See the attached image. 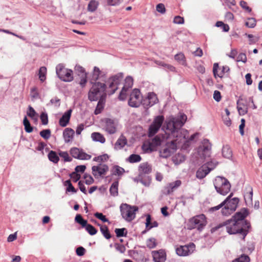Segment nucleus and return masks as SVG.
Masks as SVG:
<instances>
[{
	"mask_svg": "<svg viewBox=\"0 0 262 262\" xmlns=\"http://www.w3.org/2000/svg\"><path fill=\"white\" fill-rule=\"evenodd\" d=\"M249 214L248 209L243 208L239 211L236 212L231 219L213 227L211 231L213 233L221 228L226 227V231L229 234H238L242 236L243 239H245L251 228L250 222L245 219Z\"/></svg>",
	"mask_w": 262,
	"mask_h": 262,
	"instance_id": "1",
	"label": "nucleus"
},
{
	"mask_svg": "<svg viewBox=\"0 0 262 262\" xmlns=\"http://www.w3.org/2000/svg\"><path fill=\"white\" fill-rule=\"evenodd\" d=\"M187 117L183 113H179L177 116L170 115L167 117L162 126L168 139H172L171 144L176 147L177 142L179 143L182 139L185 138L184 133L186 132L182 128Z\"/></svg>",
	"mask_w": 262,
	"mask_h": 262,
	"instance_id": "2",
	"label": "nucleus"
},
{
	"mask_svg": "<svg viewBox=\"0 0 262 262\" xmlns=\"http://www.w3.org/2000/svg\"><path fill=\"white\" fill-rule=\"evenodd\" d=\"M106 85L104 83L95 82L88 93V99L90 101H99L100 96L106 94Z\"/></svg>",
	"mask_w": 262,
	"mask_h": 262,
	"instance_id": "3",
	"label": "nucleus"
},
{
	"mask_svg": "<svg viewBox=\"0 0 262 262\" xmlns=\"http://www.w3.org/2000/svg\"><path fill=\"white\" fill-rule=\"evenodd\" d=\"M216 192L223 195H226L230 190L231 184L225 177L217 176L213 182Z\"/></svg>",
	"mask_w": 262,
	"mask_h": 262,
	"instance_id": "4",
	"label": "nucleus"
},
{
	"mask_svg": "<svg viewBox=\"0 0 262 262\" xmlns=\"http://www.w3.org/2000/svg\"><path fill=\"white\" fill-rule=\"evenodd\" d=\"M56 74L57 77L64 82H71L73 80V71L67 69L62 63H59L56 67Z\"/></svg>",
	"mask_w": 262,
	"mask_h": 262,
	"instance_id": "5",
	"label": "nucleus"
},
{
	"mask_svg": "<svg viewBox=\"0 0 262 262\" xmlns=\"http://www.w3.org/2000/svg\"><path fill=\"white\" fill-rule=\"evenodd\" d=\"M138 210L136 206H132L127 204H122L120 206L121 215L126 221L130 222L135 217V212Z\"/></svg>",
	"mask_w": 262,
	"mask_h": 262,
	"instance_id": "6",
	"label": "nucleus"
},
{
	"mask_svg": "<svg viewBox=\"0 0 262 262\" xmlns=\"http://www.w3.org/2000/svg\"><path fill=\"white\" fill-rule=\"evenodd\" d=\"M239 202V199L237 197L233 198L231 200L226 202L221 210L222 215L228 216L232 214L237 209Z\"/></svg>",
	"mask_w": 262,
	"mask_h": 262,
	"instance_id": "7",
	"label": "nucleus"
},
{
	"mask_svg": "<svg viewBox=\"0 0 262 262\" xmlns=\"http://www.w3.org/2000/svg\"><path fill=\"white\" fill-rule=\"evenodd\" d=\"M211 144L207 139H204L197 148L198 155L201 159H205L209 157L211 154Z\"/></svg>",
	"mask_w": 262,
	"mask_h": 262,
	"instance_id": "8",
	"label": "nucleus"
},
{
	"mask_svg": "<svg viewBox=\"0 0 262 262\" xmlns=\"http://www.w3.org/2000/svg\"><path fill=\"white\" fill-rule=\"evenodd\" d=\"M189 223L191 228H196L198 230L201 231L206 225L207 221L205 215L202 214L191 219Z\"/></svg>",
	"mask_w": 262,
	"mask_h": 262,
	"instance_id": "9",
	"label": "nucleus"
},
{
	"mask_svg": "<svg viewBox=\"0 0 262 262\" xmlns=\"http://www.w3.org/2000/svg\"><path fill=\"white\" fill-rule=\"evenodd\" d=\"M164 121V117L163 115L156 116L148 129V136H154L159 130Z\"/></svg>",
	"mask_w": 262,
	"mask_h": 262,
	"instance_id": "10",
	"label": "nucleus"
},
{
	"mask_svg": "<svg viewBox=\"0 0 262 262\" xmlns=\"http://www.w3.org/2000/svg\"><path fill=\"white\" fill-rule=\"evenodd\" d=\"M123 78V73L122 72L118 73L111 77L108 80L109 82L108 87L111 89V91L109 93L112 95L115 93L118 89V85L120 84Z\"/></svg>",
	"mask_w": 262,
	"mask_h": 262,
	"instance_id": "11",
	"label": "nucleus"
},
{
	"mask_svg": "<svg viewBox=\"0 0 262 262\" xmlns=\"http://www.w3.org/2000/svg\"><path fill=\"white\" fill-rule=\"evenodd\" d=\"M142 101L140 90L135 89L130 95V98L128 101V105L132 107H138L142 104Z\"/></svg>",
	"mask_w": 262,
	"mask_h": 262,
	"instance_id": "12",
	"label": "nucleus"
},
{
	"mask_svg": "<svg viewBox=\"0 0 262 262\" xmlns=\"http://www.w3.org/2000/svg\"><path fill=\"white\" fill-rule=\"evenodd\" d=\"M195 249V245L189 243L188 245L180 246L176 249V253L180 256H186L191 254Z\"/></svg>",
	"mask_w": 262,
	"mask_h": 262,
	"instance_id": "13",
	"label": "nucleus"
},
{
	"mask_svg": "<svg viewBox=\"0 0 262 262\" xmlns=\"http://www.w3.org/2000/svg\"><path fill=\"white\" fill-rule=\"evenodd\" d=\"M158 101L157 95L154 92H149L146 97L142 99V104L145 108H148L157 103Z\"/></svg>",
	"mask_w": 262,
	"mask_h": 262,
	"instance_id": "14",
	"label": "nucleus"
},
{
	"mask_svg": "<svg viewBox=\"0 0 262 262\" xmlns=\"http://www.w3.org/2000/svg\"><path fill=\"white\" fill-rule=\"evenodd\" d=\"M71 155L75 159L85 160H90L91 156L84 152L82 149L77 147H72L70 150Z\"/></svg>",
	"mask_w": 262,
	"mask_h": 262,
	"instance_id": "15",
	"label": "nucleus"
},
{
	"mask_svg": "<svg viewBox=\"0 0 262 262\" xmlns=\"http://www.w3.org/2000/svg\"><path fill=\"white\" fill-rule=\"evenodd\" d=\"M93 174L96 177L97 173H98L99 176L105 174L108 171V166L105 164L100 163L97 166H93L92 167Z\"/></svg>",
	"mask_w": 262,
	"mask_h": 262,
	"instance_id": "16",
	"label": "nucleus"
},
{
	"mask_svg": "<svg viewBox=\"0 0 262 262\" xmlns=\"http://www.w3.org/2000/svg\"><path fill=\"white\" fill-rule=\"evenodd\" d=\"M151 254L154 262H165L166 259V253L163 249L152 251Z\"/></svg>",
	"mask_w": 262,
	"mask_h": 262,
	"instance_id": "17",
	"label": "nucleus"
},
{
	"mask_svg": "<svg viewBox=\"0 0 262 262\" xmlns=\"http://www.w3.org/2000/svg\"><path fill=\"white\" fill-rule=\"evenodd\" d=\"M148 174L139 173L138 176L134 179V181L141 183L145 186H149L151 183V177Z\"/></svg>",
	"mask_w": 262,
	"mask_h": 262,
	"instance_id": "18",
	"label": "nucleus"
},
{
	"mask_svg": "<svg viewBox=\"0 0 262 262\" xmlns=\"http://www.w3.org/2000/svg\"><path fill=\"white\" fill-rule=\"evenodd\" d=\"M72 111L70 109L64 113L59 120V124L61 127H66L69 123Z\"/></svg>",
	"mask_w": 262,
	"mask_h": 262,
	"instance_id": "19",
	"label": "nucleus"
},
{
	"mask_svg": "<svg viewBox=\"0 0 262 262\" xmlns=\"http://www.w3.org/2000/svg\"><path fill=\"white\" fill-rule=\"evenodd\" d=\"M106 98V94H103L100 96V98L98 101L97 105L94 111V114L95 115H98L100 114L104 109Z\"/></svg>",
	"mask_w": 262,
	"mask_h": 262,
	"instance_id": "20",
	"label": "nucleus"
},
{
	"mask_svg": "<svg viewBox=\"0 0 262 262\" xmlns=\"http://www.w3.org/2000/svg\"><path fill=\"white\" fill-rule=\"evenodd\" d=\"M211 170H212V168H209L206 165L203 164L197 170L196 177L199 179H203Z\"/></svg>",
	"mask_w": 262,
	"mask_h": 262,
	"instance_id": "21",
	"label": "nucleus"
},
{
	"mask_svg": "<svg viewBox=\"0 0 262 262\" xmlns=\"http://www.w3.org/2000/svg\"><path fill=\"white\" fill-rule=\"evenodd\" d=\"M105 130L109 134H114L116 132V127L114 120L110 118H106L105 120Z\"/></svg>",
	"mask_w": 262,
	"mask_h": 262,
	"instance_id": "22",
	"label": "nucleus"
},
{
	"mask_svg": "<svg viewBox=\"0 0 262 262\" xmlns=\"http://www.w3.org/2000/svg\"><path fill=\"white\" fill-rule=\"evenodd\" d=\"M75 132L71 128H66L63 132V138L65 143L71 142L74 136Z\"/></svg>",
	"mask_w": 262,
	"mask_h": 262,
	"instance_id": "23",
	"label": "nucleus"
},
{
	"mask_svg": "<svg viewBox=\"0 0 262 262\" xmlns=\"http://www.w3.org/2000/svg\"><path fill=\"white\" fill-rule=\"evenodd\" d=\"M182 184L181 181L178 180L173 182L170 183L166 187L167 193L170 194L174 190L179 187Z\"/></svg>",
	"mask_w": 262,
	"mask_h": 262,
	"instance_id": "24",
	"label": "nucleus"
},
{
	"mask_svg": "<svg viewBox=\"0 0 262 262\" xmlns=\"http://www.w3.org/2000/svg\"><path fill=\"white\" fill-rule=\"evenodd\" d=\"M151 170V166L147 163H141L139 166V173L149 174Z\"/></svg>",
	"mask_w": 262,
	"mask_h": 262,
	"instance_id": "25",
	"label": "nucleus"
},
{
	"mask_svg": "<svg viewBox=\"0 0 262 262\" xmlns=\"http://www.w3.org/2000/svg\"><path fill=\"white\" fill-rule=\"evenodd\" d=\"M127 143L126 138L123 135L121 136L115 144L114 148L116 150L122 148Z\"/></svg>",
	"mask_w": 262,
	"mask_h": 262,
	"instance_id": "26",
	"label": "nucleus"
},
{
	"mask_svg": "<svg viewBox=\"0 0 262 262\" xmlns=\"http://www.w3.org/2000/svg\"><path fill=\"white\" fill-rule=\"evenodd\" d=\"M174 58L179 64L185 67L187 66L186 59L183 53L180 52L177 53L174 55Z\"/></svg>",
	"mask_w": 262,
	"mask_h": 262,
	"instance_id": "27",
	"label": "nucleus"
},
{
	"mask_svg": "<svg viewBox=\"0 0 262 262\" xmlns=\"http://www.w3.org/2000/svg\"><path fill=\"white\" fill-rule=\"evenodd\" d=\"M100 74V70L97 67H94L92 75V78L90 79V82L93 84L94 83L97 82L96 81L99 79Z\"/></svg>",
	"mask_w": 262,
	"mask_h": 262,
	"instance_id": "28",
	"label": "nucleus"
},
{
	"mask_svg": "<svg viewBox=\"0 0 262 262\" xmlns=\"http://www.w3.org/2000/svg\"><path fill=\"white\" fill-rule=\"evenodd\" d=\"M91 138L94 141L99 142L101 143H104L105 139L104 136L100 133L98 132H94L91 134Z\"/></svg>",
	"mask_w": 262,
	"mask_h": 262,
	"instance_id": "29",
	"label": "nucleus"
},
{
	"mask_svg": "<svg viewBox=\"0 0 262 262\" xmlns=\"http://www.w3.org/2000/svg\"><path fill=\"white\" fill-rule=\"evenodd\" d=\"M118 181L114 182L110 188V194L113 196H117L118 195Z\"/></svg>",
	"mask_w": 262,
	"mask_h": 262,
	"instance_id": "30",
	"label": "nucleus"
},
{
	"mask_svg": "<svg viewBox=\"0 0 262 262\" xmlns=\"http://www.w3.org/2000/svg\"><path fill=\"white\" fill-rule=\"evenodd\" d=\"M56 151L51 150L48 155V157L49 160L54 163H57L59 160V158Z\"/></svg>",
	"mask_w": 262,
	"mask_h": 262,
	"instance_id": "31",
	"label": "nucleus"
},
{
	"mask_svg": "<svg viewBox=\"0 0 262 262\" xmlns=\"http://www.w3.org/2000/svg\"><path fill=\"white\" fill-rule=\"evenodd\" d=\"M99 6V2L95 0H91L88 6V11L94 12L96 10Z\"/></svg>",
	"mask_w": 262,
	"mask_h": 262,
	"instance_id": "32",
	"label": "nucleus"
},
{
	"mask_svg": "<svg viewBox=\"0 0 262 262\" xmlns=\"http://www.w3.org/2000/svg\"><path fill=\"white\" fill-rule=\"evenodd\" d=\"M157 64L164 68V69L167 72L170 71L172 72H176V68L169 64L166 63L163 61H159Z\"/></svg>",
	"mask_w": 262,
	"mask_h": 262,
	"instance_id": "33",
	"label": "nucleus"
},
{
	"mask_svg": "<svg viewBox=\"0 0 262 262\" xmlns=\"http://www.w3.org/2000/svg\"><path fill=\"white\" fill-rule=\"evenodd\" d=\"M222 155L224 158H230L232 157V152L229 145H226L223 147Z\"/></svg>",
	"mask_w": 262,
	"mask_h": 262,
	"instance_id": "34",
	"label": "nucleus"
},
{
	"mask_svg": "<svg viewBox=\"0 0 262 262\" xmlns=\"http://www.w3.org/2000/svg\"><path fill=\"white\" fill-rule=\"evenodd\" d=\"M111 171L112 176H121L125 172V170L123 168L119 166L115 165L114 166H113Z\"/></svg>",
	"mask_w": 262,
	"mask_h": 262,
	"instance_id": "35",
	"label": "nucleus"
},
{
	"mask_svg": "<svg viewBox=\"0 0 262 262\" xmlns=\"http://www.w3.org/2000/svg\"><path fill=\"white\" fill-rule=\"evenodd\" d=\"M253 190L251 188V190L244 196V199L247 206H250L252 205Z\"/></svg>",
	"mask_w": 262,
	"mask_h": 262,
	"instance_id": "36",
	"label": "nucleus"
},
{
	"mask_svg": "<svg viewBox=\"0 0 262 262\" xmlns=\"http://www.w3.org/2000/svg\"><path fill=\"white\" fill-rule=\"evenodd\" d=\"M100 229L101 233L106 239H108L111 238L112 235L106 225L101 226Z\"/></svg>",
	"mask_w": 262,
	"mask_h": 262,
	"instance_id": "37",
	"label": "nucleus"
},
{
	"mask_svg": "<svg viewBox=\"0 0 262 262\" xmlns=\"http://www.w3.org/2000/svg\"><path fill=\"white\" fill-rule=\"evenodd\" d=\"M47 68L45 67H41L39 68L38 76L41 82H44L46 79Z\"/></svg>",
	"mask_w": 262,
	"mask_h": 262,
	"instance_id": "38",
	"label": "nucleus"
},
{
	"mask_svg": "<svg viewBox=\"0 0 262 262\" xmlns=\"http://www.w3.org/2000/svg\"><path fill=\"white\" fill-rule=\"evenodd\" d=\"M30 96L32 100L40 98V95L36 86H34L31 89Z\"/></svg>",
	"mask_w": 262,
	"mask_h": 262,
	"instance_id": "39",
	"label": "nucleus"
},
{
	"mask_svg": "<svg viewBox=\"0 0 262 262\" xmlns=\"http://www.w3.org/2000/svg\"><path fill=\"white\" fill-rule=\"evenodd\" d=\"M115 232L118 237H126L127 234V230L125 228H116Z\"/></svg>",
	"mask_w": 262,
	"mask_h": 262,
	"instance_id": "40",
	"label": "nucleus"
},
{
	"mask_svg": "<svg viewBox=\"0 0 262 262\" xmlns=\"http://www.w3.org/2000/svg\"><path fill=\"white\" fill-rule=\"evenodd\" d=\"M75 221L80 224L82 228L85 227L88 223V221L84 220L80 214H78L76 215L75 217Z\"/></svg>",
	"mask_w": 262,
	"mask_h": 262,
	"instance_id": "41",
	"label": "nucleus"
},
{
	"mask_svg": "<svg viewBox=\"0 0 262 262\" xmlns=\"http://www.w3.org/2000/svg\"><path fill=\"white\" fill-rule=\"evenodd\" d=\"M141 156L137 154H132L127 159V161L130 163H137L141 160Z\"/></svg>",
	"mask_w": 262,
	"mask_h": 262,
	"instance_id": "42",
	"label": "nucleus"
},
{
	"mask_svg": "<svg viewBox=\"0 0 262 262\" xmlns=\"http://www.w3.org/2000/svg\"><path fill=\"white\" fill-rule=\"evenodd\" d=\"M83 228H85V230L91 235H95L97 232V230L91 224H87L86 226Z\"/></svg>",
	"mask_w": 262,
	"mask_h": 262,
	"instance_id": "43",
	"label": "nucleus"
},
{
	"mask_svg": "<svg viewBox=\"0 0 262 262\" xmlns=\"http://www.w3.org/2000/svg\"><path fill=\"white\" fill-rule=\"evenodd\" d=\"M185 160V157L182 154H178L172 158V160L175 164H179L183 162Z\"/></svg>",
	"mask_w": 262,
	"mask_h": 262,
	"instance_id": "44",
	"label": "nucleus"
},
{
	"mask_svg": "<svg viewBox=\"0 0 262 262\" xmlns=\"http://www.w3.org/2000/svg\"><path fill=\"white\" fill-rule=\"evenodd\" d=\"M157 245L156 239L154 237H150L148 238L146 241V246L149 249H154Z\"/></svg>",
	"mask_w": 262,
	"mask_h": 262,
	"instance_id": "45",
	"label": "nucleus"
},
{
	"mask_svg": "<svg viewBox=\"0 0 262 262\" xmlns=\"http://www.w3.org/2000/svg\"><path fill=\"white\" fill-rule=\"evenodd\" d=\"M249 256L245 254H242L239 257L235 258L232 262H250Z\"/></svg>",
	"mask_w": 262,
	"mask_h": 262,
	"instance_id": "46",
	"label": "nucleus"
},
{
	"mask_svg": "<svg viewBox=\"0 0 262 262\" xmlns=\"http://www.w3.org/2000/svg\"><path fill=\"white\" fill-rule=\"evenodd\" d=\"M133 85V79L130 76H128L125 79V82L123 87H126V89L128 90L129 88H131Z\"/></svg>",
	"mask_w": 262,
	"mask_h": 262,
	"instance_id": "47",
	"label": "nucleus"
},
{
	"mask_svg": "<svg viewBox=\"0 0 262 262\" xmlns=\"http://www.w3.org/2000/svg\"><path fill=\"white\" fill-rule=\"evenodd\" d=\"M58 155L64 159V162H71L72 161V158L69 156L67 151L60 150Z\"/></svg>",
	"mask_w": 262,
	"mask_h": 262,
	"instance_id": "48",
	"label": "nucleus"
},
{
	"mask_svg": "<svg viewBox=\"0 0 262 262\" xmlns=\"http://www.w3.org/2000/svg\"><path fill=\"white\" fill-rule=\"evenodd\" d=\"M51 130L50 129H43L40 132V136L45 140L49 139L51 135Z\"/></svg>",
	"mask_w": 262,
	"mask_h": 262,
	"instance_id": "49",
	"label": "nucleus"
},
{
	"mask_svg": "<svg viewBox=\"0 0 262 262\" xmlns=\"http://www.w3.org/2000/svg\"><path fill=\"white\" fill-rule=\"evenodd\" d=\"M171 152V149L168 147H165L160 151L161 156L165 158L170 156Z\"/></svg>",
	"mask_w": 262,
	"mask_h": 262,
	"instance_id": "50",
	"label": "nucleus"
},
{
	"mask_svg": "<svg viewBox=\"0 0 262 262\" xmlns=\"http://www.w3.org/2000/svg\"><path fill=\"white\" fill-rule=\"evenodd\" d=\"M108 159V155L106 154H104L102 155L94 157L93 159V161L96 162H102L107 161Z\"/></svg>",
	"mask_w": 262,
	"mask_h": 262,
	"instance_id": "51",
	"label": "nucleus"
},
{
	"mask_svg": "<svg viewBox=\"0 0 262 262\" xmlns=\"http://www.w3.org/2000/svg\"><path fill=\"white\" fill-rule=\"evenodd\" d=\"M236 104H237V109L238 113L240 115H244L248 112L247 108L245 109V108H243L242 107L239 106L240 105H244L243 104L239 102V99H238L237 101Z\"/></svg>",
	"mask_w": 262,
	"mask_h": 262,
	"instance_id": "52",
	"label": "nucleus"
},
{
	"mask_svg": "<svg viewBox=\"0 0 262 262\" xmlns=\"http://www.w3.org/2000/svg\"><path fill=\"white\" fill-rule=\"evenodd\" d=\"M256 19L253 17L248 18L245 25L249 28H253L256 26Z\"/></svg>",
	"mask_w": 262,
	"mask_h": 262,
	"instance_id": "53",
	"label": "nucleus"
},
{
	"mask_svg": "<svg viewBox=\"0 0 262 262\" xmlns=\"http://www.w3.org/2000/svg\"><path fill=\"white\" fill-rule=\"evenodd\" d=\"M94 216L98 219L99 220H101L103 223L108 222L110 223L109 220L108 219H107L105 216V215H103L102 213L101 212H96L94 214Z\"/></svg>",
	"mask_w": 262,
	"mask_h": 262,
	"instance_id": "54",
	"label": "nucleus"
},
{
	"mask_svg": "<svg viewBox=\"0 0 262 262\" xmlns=\"http://www.w3.org/2000/svg\"><path fill=\"white\" fill-rule=\"evenodd\" d=\"M146 222H145V229L144 230L146 232L149 231L151 228H150V225L151 224V215L149 214L146 215Z\"/></svg>",
	"mask_w": 262,
	"mask_h": 262,
	"instance_id": "55",
	"label": "nucleus"
},
{
	"mask_svg": "<svg viewBox=\"0 0 262 262\" xmlns=\"http://www.w3.org/2000/svg\"><path fill=\"white\" fill-rule=\"evenodd\" d=\"M146 222H145V229L144 230L146 232L149 231L151 228H150V225L151 224V215L149 214L146 215Z\"/></svg>",
	"mask_w": 262,
	"mask_h": 262,
	"instance_id": "56",
	"label": "nucleus"
},
{
	"mask_svg": "<svg viewBox=\"0 0 262 262\" xmlns=\"http://www.w3.org/2000/svg\"><path fill=\"white\" fill-rule=\"evenodd\" d=\"M218 69H219V64H218V63H214L213 64V75H214L215 78H217V77H220V78H222L223 77V75H221V74H218V73H217Z\"/></svg>",
	"mask_w": 262,
	"mask_h": 262,
	"instance_id": "57",
	"label": "nucleus"
},
{
	"mask_svg": "<svg viewBox=\"0 0 262 262\" xmlns=\"http://www.w3.org/2000/svg\"><path fill=\"white\" fill-rule=\"evenodd\" d=\"M70 177L72 179L74 182H77L81 178L80 174L75 172H72L69 174Z\"/></svg>",
	"mask_w": 262,
	"mask_h": 262,
	"instance_id": "58",
	"label": "nucleus"
},
{
	"mask_svg": "<svg viewBox=\"0 0 262 262\" xmlns=\"http://www.w3.org/2000/svg\"><path fill=\"white\" fill-rule=\"evenodd\" d=\"M40 118L43 125H47L48 123V116L46 113H42Z\"/></svg>",
	"mask_w": 262,
	"mask_h": 262,
	"instance_id": "59",
	"label": "nucleus"
},
{
	"mask_svg": "<svg viewBox=\"0 0 262 262\" xmlns=\"http://www.w3.org/2000/svg\"><path fill=\"white\" fill-rule=\"evenodd\" d=\"M128 90L126 89V87H123L120 93L118 98L120 100H124L126 98V92Z\"/></svg>",
	"mask_w": 262,
	"mask_h": 262,
	"instance_id": "60",
	"label": "nucleus"
},
{
	"mask_svg": "<svg viewBox=\"0 0 262 262\" xmlns=\"http://www.w3.org/2000/svg\"><path fill=\"white\" fill-rule=\"evenodd\" d=\"M114 246H115L116 249L118 251L120 252L121 253H123L125 252V251L126 250V248L123 245L120 244L118 243H115Z\"/></svg>",
	"mask_w": 262,
	"mask_h": 262,
	"instance_id": "61",
	"label": "nucleus"
},
{
	"mask_svg": "<svg viewBox=\"0 0 262 262\" xmlns=\"http://www.w3.org/2000/svg\"><path fill=\"white\" fill-rule=\"evenodd\" d=\"M173 22V23L176 24H179V25L183 24L184 23V19L183 17L180 16L179 15L176 16L174 17Z\"/></svg>",
	"mask_w": 262,
	"mask_h": 262,
	"instance_id": "62",
	"label": "nucleus"
},
{
	"mask_svg": "<svg viewBox=\"0 0 262 262\" xmlns=\"http://www.w3.org/2000/svg\"><path fill=\"white\" fill-rule=\"evenodd\" d=\"M50 104H54L55 106L58 107L60 105V99L55 97L50 100Z\"/></svg>",
	"mask_w": 262,
	"mask_h": 262,
	"instance_id": "63",
	"label": "nucleus"
},
{
	"mask_svg": "<svg viewBox=\"0 0 262 262\" xmlns=\"http://www.w3.org/2000/svg\"><path fill=\"white\" fill-rule=\"evenodd\" d=\"M156 10L158 12H160L161 14H164L166 11L164 5L162 3L158 4L157 5Z\"/></svg>",
	"mask_w": 262,
	"mask_h": 262,
	"instance_id": "64",
	"label": "nucleus"
}]
</instances>
